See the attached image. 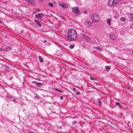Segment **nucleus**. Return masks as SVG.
Segmentation results:
<instances>
[{
    "label": "nucleus",
    "instance_id": "obj_1",
    "mask_svg": "<svg viewBox=\"0 0 133 133\" xmlns=\"http://www.w3.org/2000/svg\"><path fill=\"white\" fill-rule=\"evenodd\" d=\"M77 36L76 30L73 29H71L68 32L66 41L70 42L74 40L77 38Z\"/></svg>",
    "mask_w": 133,
    "mask_h": 133
},
{
    "label": "nucleus",
    "instance_id": "obj_2",
    "mask_svg": "<svg viewBox=\"0 0 133 133\" xmlns=\"http://www.w3.org/2000/svg\"><path fill=\"white\" fill-rule=\"evenodd\" d=\"M91 18L93 21L97 22L99 21L100 18L97 14H94L92 15Z\"/></svg>",
    "mask_w": 133,
    "mask_h": 133
},
{
    "label": "nucleus",
    "instance_id": "obj_3",
    "mask_svg": "<svg viewBox=\"0 0 133 133\" xmlns=\"http://www.w3.org/2000/svg\"><path fill=\"white\" fill-rule=\"evenodd\" d=\"M119 1V0H109L108 3L110 6H113L117 4Z\"/></svg>",
    "mask_w": 133,
    "mask_h": 133
},
{
    "label": "nucleus",
    "instance_id": "obj_4",
    "mask_svg": "<svg viewBox=\"0 0 133 133\" xmlns=\"http://www.w3.org/2000/svg\"><path fill=\"white\" fill-rule=\"evenodd\" d=\"M59 5L64 9H66L68 8V6L65 4H64L61 2H59L58 3Z\"/></svg>",
    "mask_w": 133,
    "mask_h": 133
},
{
    "label": "nucleus",
    "instance_id": "obj_5",
    "mask_svg": "<svg viewBox=\"0 0 133 133\" xmlns=\"http://www.w3.org/2000/svg\"><path fill=\"white\" fill-rule=\"evenodd\" d=\"M72 10L76 14H78L79 12V9L78 8H72Z\"/></svg>",
    "mask_w": 133,
    "mask_h": 133
},
{
    "label": "nucleus",
    "instance_id": "obj_6",
    "mask_svg": "<svg viewBox=\"0 0 133 133\" xmlns=\"http://www.w3.org/2000/svg\"><path fill=\"white\" fill-rule=\"evenodd\" d=\"M32 83H35V84L36 85V87H41L42 85V84L41 83H37L35 81H33L32 82Z\"/></svg>",
    "mask_w": 133,
    "mask_h": 133
},
{
    "label": "nucleus",
    "instance_id": "obj_7",
    "mask_svg": "<svg viewBox=\"0 0 133 133\" xmlns=\"http://www.w3.org/2000/svg\"><path fill=\"white\" fill-rule=\"evenodd\" d=\"M43 15L41 13H39L36 15L35 16L38 19H40L42 18Z\"/></svg>",
    "mask_w": 133,
    "mask_h": 133
},
{
    "label": "nucleus",
    "instance_id": "obj_8",
    "mask_svg": "<svg viewBox=\"0 0 133 133\" xmlns=\"http://www.w3.org/2000/svg\"><path fill=\"white\" fill-rule=\"evenodd\" d=\"M25 1L28 3H29L30 4H33L35 3V0H25Z\"/></svg>",
    "mask_w": 133,
    "mask_h": 133
},
{
    "label": "nucleus",
    "instance_id": "obj_9",
    "mask_svg": "<svg viewBox=\"0 0 133 133\" xmlns=\"http://www.w3.org/2000/svg\"><path fill=\"white\" fill-rule=\"evenodd\" d=\"M110 38L112 40H115L116 39V37L113 34H111L110 35Z\"/></svg>",
    "mask_w": 133,
    "mask_h": 133
},
{
    "label": "nucleus",
    "instance_id": "obj_10",
    "mask_svg": "<svg viewBox=\"0 0 133 133\" xmlns=\"http://www.w3.org/2000/svg\"><path fill=\"white\" fill-rule=\"evenodd\" d=\"M128 17L130 18V20H133V13L129 14L128 15Z\"/></svg>",
    "mask_w": 133,
    "mask_h": 133
},
{
    "label": "nucleus",
    "instance_id": "obj_11",
    "mask_svg": "<svg viewBox=\"0 0 133 133\" xmlns=\"http://www.w3.org/2000/svg\"><path fill=\"white\" fill-rule=\"evenodd\" d=\"M84 38L85 39L88 41H89L90 40V38L86 35L84 36Z\"/></svg>",
    "mask_w": 133,
    "mask_h": 133
},
{
    "label": "nucleus",
    "instance_id": "obj_12",
    "mask_svg": "<svg viewBox=\"0 0 133 133\" xmlns=\"http://www.w3.org/2000/svg\"><path fill=\"white\" fill-rule=\"evenodd\" d=\"M85 24L88 25V26H91L92 23L91 22L89 21H87L85 22Z\"/></svg>",
    "mask_w": 133,
    "mask_h": 133
},
{
    "label": "nucleus",
    "instance_id": "obj_13",
    "mask_svg": "<svg viewBox=\"0 0 133 133\" xmlns=\"http://www.w3.org/2000/svg\"><path fill=\"white\" fill-rule=\"evenodd\" d=\"M35 22H36L38 24V25L39 27H41V24L39 23V22H38L37 20L35 19L34 20Z\"/></svg>",
    "mask_w": 133,
    "mask_h": 133
},
{
    "label": "nucleus",
    "instance_id": "obj_14",
    "mask_svg": "<svg viewBox=\"0 0 133 133\" xmlns=\"http://www.w3.org/2000/svg\"><path fill=\"white\" fill-rule=\"evenodd\" d=\"M38 58L40 62H43V60L42 57L40 56H38Z\"/></svg>",
    "mask_w": 133,
    "mask_h": 133
},
{
    "label": "nucleus",
    "instance_id": "obj_15",
    "mask_svg": "<svg viewBox=\"0 0 133 133\" xmlns=\"http://www.w3.org/2000/svg\"><path fill=\"white\" fill-rule=\"evenodd\" d=\"M107 23L109 25H111V19L109 18L107 20Z\"/></svg>",
    "mask_w": 133,
    "mask_h": 133
},
{
    "label": "nucleus",
    "instance_id": "obj_16",
    "mask_svg": "<svg viewBox=\"0 0 133 133\" xmlns=\"http://www.w3.org/2000/svg\"><path fill=\"white\" fill-rule=\"evenodd\" d=\"M111 68V66H106L105 67V68L107 70V71H108Z\"/></svg>",
    "mask_w": 133,
    "mask_h": 133
},
{
    "label": "nucleus",
    "instance_id": "obj_17",
    "mask_svg": "<svg viewBox=\"0 0 133 133\" xmlns=\"http://www.w3.org/2000/svg\"><path fill=\"white\" fill-rule=\"evenodd\" d=\"M97 100L98 101V102L99 104L100 105H101L102 103L101 101L99 100V98H98L97 99Z\"/></svg>",
    "mask_w": 133,
    "mask_h": 133
},
{
    "label": "nucleus",
    "instance_id": "obj_18",
    "mask_svg": "<svg viewBox=\"0 0 133 133\" xmlns=\"http://www.w3.org/2000/svg\"><path fill=\"white\" fill-rule=\"evenodd\" d=\"M115 104L116 105L118 106L119 107H121L120 104L119 102H116Z\"/></svg>",
    "mask_w": 133,
    "mask_h": 133
},
{
    "label": "nucleus",
    "instance_id": "obj_19",
    "mask_svg": "<svg viewBox=\"0 0 133 133\" xmlns=\"http://www.w3.org/2000/svg\"><path fill=\"white\" fill-rule=\"evenodd\" d=\"M74 45H71L69 46V48L70 49H72L74 47Z\"/></svg>",
    "mask_w": 133,
    "mask_h": 133
},
{
    "label": "nucleus",
    "instance_id": "obj_20",
    "mask_svg": "<svg viewBox=\"0 0 133 133\" xmlns=\"http://www.w3.org/2000/svg\"><path fill=\"white\" fill-rule=\"evenodd\" d=\"M34 97L36 98L39 99V97L36 94H35L34 95Z\"/></svg>",
    "mask_w": 133,
    "mask_h": 133
},
{
    "label": "nucleus",
    "instance_id": "obj_21",
    "mask_svg": "<svg viewBox=\"0 0 133 133\" xmlns=\"http://www.w3.org/2000/svg\"><path fill=\"white\" fill-rule=\"evenodd\" d=\"M120 19L121 21H124L125 20V19L124 17H122Z\"/></svg>",
    "mask_w": 133,
    "mask_h": 133
},
{
    "label": "nucleus",
    "instance_id": "obj_22",
    "mask_svg": "<svg viewBox=\"0 0 133 133\" xmlns=\"http://www.w3.org/2000/svg\"><path fill=\"white\" fill-rule=\"evenodd\" d=\"M49 4L50 6L51 7H53V4L52 3H49Z\"/></svg>",
    "mask_w": 133,
    "mask_h": 133
},
{
    "label": "nucleus",
    "instance_id": "obj_23",
    "mask_svg": "<svg viewBox=\"0 0 133 133\" xmlns=\"http://www.w3.org/2000/svg\"><path fill=\"white\" fill-rule=\"evenodd\" d=\"M90 78L91 80H96V78H94L92 77H90Z\"/></svg>",
    "mask_w": 133,
    "mask_h": 133
},
{
    "label": "nucleus",
    "instance_id": "obj_24",
    "mask_svg": "<svg viewBox=\"0 0 133 133\" xmlns=\"http://www.w3.org/2000/svg\"><path fill=\"white\" fill-rule=\"evenodd\" d=\"M75 93L77 95H79L80 94V92L78 91H77Z\"/></svg>",
    "mask_w": 133,
    "mask_h": 133
},
{
    "label": "nucleus",
    "instance_id": "obj_25",
    "mask_svg": "<svg viewBox=\"0 0 133 133\" xmlns=\"http://www.w3.org/2000/svg\"><path fill=\"white\" fill-rule=\"evenodd\" d=\"M76 122L77 121H74L73 122H72V124L74 125L76 123Z\"/></svg>",
    "mask_w": 133,
    "mask_h": 133
},
{
    "label": "nucleus",
    "instance_id": "obj_26",
    "mask_svg": "<svg viewBox=\"0 0 133 133\" xmlns=\"http://www.w3.org/2000/svg\"><path fill=\"white\" fill-rule=\"evenodd\" d=\"M10 98H11V99L10 100L14 102H16V100L15 99H14L13 100H12V98L13 99V97H10Z\"/></svg>",
    "mask_w": 133,
    "mask_h": 133
},
{
    "label": "nucleus",
    "instance_id": "obj_27",
    "mask_svg": "<svg viewBox=\"0 0 133 133\" xmlns=\"http://www.w3.org/2000/svg\"><path fill=\"white\" fill-rule=\"evenodd\" d=\"M72 89L74 91V92H75L77 91V90L75 88H73Z\"/></svg>",
    "mask_w": 133,
    "mask_h": 133
},
{
    "label": "nucleus",
    "instance_id": "obj_28",
    "mask_svg": "<svg viewBox=\"0 0 133 133\" xmlns=\"http://www.w3.org/2000/svg\"><path fill=\"white\" fill-rule=\"evenodd\" d=\"M58 91L61 93H62L63 92V91L59 89H58Z\"/></svg>",
    "mask_w": 133,
    "mask_h": 133
},
{
    "label": "nucleus",
    "instance_id": "obj_29",
    "mask_svg": "<svg viewBox=\"0 0 133 133\" xmlns=\"http://www.w3.org/2000/svg\"><path fill=\"white\" fill-rule=\"evenodd\" d=\"M63 97L62 96H60V98L61 100H62L63 99Z\"/></svg>",
    "mask_w": 133,
    "mask_h": 133
},
{
    "label": "nucleus",
    "instance_id": "obj_30",
    "mask_svg": "<svg viewBox=\"0 0 133 133\" xmlns=\"http://www.w3.org/2000/svg\"><path fill=\"white\" fill-rule=\"evenodd\" d=\"M56 91H58V89H57V88H55V89H54Z\"/></svg>",
    "mask_w": 133,
    "mask_h": 133
},
{
    "label": "nucleus",
    "instance_id": "obj_31",
    "mask_svg": "<svg viewBox=\"0 0 133 133\" xmlns=\"http://www.w3.org/2000/svg\"><path fill=\"white\" fill-rule=\"evenodd\" d=\"M7 48H8V49H9L10 50V49H11V48H10V47H8Z\"/></svg>",
    "mask_w": 133,
    "mask_h": 133
},
{
    "label": "nucleus",
    "instance_id": "obj_32",
    "mask_svg": "<svg viewBox=\"0 0 133 133\" xmlns=\"http://www.w3.org/2000/svg\"><path fill=\"white\" fill-rule=\"evenodd\" d=\"M46 42V40H44V43H45Z\"/></svg>",
    "mask_w": 133,
    "mask_h": 133
},
{
    "label": "nucleus",
    "instance_id": "obj_33",
    "mask_svg": "<svg viewBox=\"0 0 133 133\" xmlns=\"http://www.w3.org/2000/svg\"><path fill=\"white\" fill-rule=\"evenodd\" d=\"M41 2H42L43 1V0H39Z\"/></svg>",
    "mask_w": 133,
    "mask_h": 133
},
{
    "label": "nucleus",
    "instance_id": "obj_34",
    "mask_svg": "<svg viewBox=\"0 0 133 133\" xmlns=\"http://www.w3.org/2000/svg\"><path fill=\"white\" fill-rule=\"evenodd\" d=\"M85 12V13H86L87 12H86V11H85V12Z\"/></svg>",
    "mask_w": 133,
    "mask_h": 133
},
{
    "label": "nucleus",
    "instance_id": "obj_35",
    "mask_svg": "<svg viewBox=\"0 0 133 133\" xmlns=\"http://www.w3.org/2000/svg\"><path fill=\"white\" fill-rule=\"evenodd\" d=\"M127 89H129V87H127Z\"/></svg>",
    "mask_w": 133,
    "mask_h": 133
},
{
    "label": "nucleus",
    "instance_id": "obj_36",
    "mask_svg": "<svg viewBox=\"0 0 133 133\" xmlns=\"http://www.w3.org/2000/svg\"><path fill=\"white\" fill-rule=\"evenodd\" d=\"M132 54L133 55V51L132 52Z\"/></svg>",
    "mask_w": 133,
    "mask_h": 133
}]
</instances>
